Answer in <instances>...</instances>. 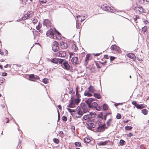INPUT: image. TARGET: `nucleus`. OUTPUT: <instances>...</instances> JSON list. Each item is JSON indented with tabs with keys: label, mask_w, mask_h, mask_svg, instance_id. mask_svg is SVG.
I'll use <instances>...</instances> for the list:
<instances>
[{
	"label": "nucleus",
	"mask_w": 149,
	"mask_h": 149,
	"mask_svg": "<svg viewBox=\"0 0 149 149\" xmlns=\"http://www.w3.org/2000/svg\"><path fill=\"white\" fill-rule=\"evenodd\" d=\"M66 55V53L65 51H60L56 53L57 56L60 57H64Z\"/></svg>",
	"instance_id": "1a4fd4ad"
},
{
	"label": "nucleus",
	"mask_w": 149,
	"mask_h": 149,
	"mask_svg": "<svg viewBox=\"0 0 149 149\" xmlns=\"http://www.w3.org/2000/svg\"><path fill=\"white\" fill-rule=\"evenodd\" d=\"M67 110H68L69 112L70 113H71L72 112H74L75 111L74 110H72L70 108H67Z\"/></svg>",
	"instance_id": "8fccbe9b"
},
{
	"label": "nucleus",
	"mask_w": 149,
	"mask_h": 149,
	"mask_svg": "<svg viewBox=\"0 0 149 149\" xmlns=\"http://www.w3.org/2000/svg\"><path fill=\"white\" fill-rule=\"evenodd\" d=\"M115 10L114 9H113L112 8H111V7H110V8L109 9L108 11H109L111 13H114L115 12Z\"/></svg>",
	"instance_id": "a19ab883"
},
{
	"label": "nucleus",
	"mask_w": 149,
	"mask_h": 149,
	"mask_svg": "<svg viewBox=\"0 0 149 149\" xmlns=\"http://www.w3.org/2000/svg\"><path fill=\"white\" fill-rule=\"evenodd\" d=\"M29 78V80L31 81H35L36 80L39 79V77L36 75H35L33 74H30Z\"/></svg>",
	"instance_id": "0eeeda50"
},
{
	"label": "nucleus",
	"mask_w": 149,
	"mask_h": 149,
	"mask_svg": "<svg viewBox=\"0 0 149 149\" xmlns=\"http://www.w3.org/2000/svg\"><path fill=\"white\" fill-rule=\"evenodd\" d=\"M95 127V125L93 123H91L88 125L87 128L90 130H92V128H94Z\"/></svg>",
	"instance_id": "a211bd4d"
},
{
	"label": "nucleus",
	"mask_w": 149,
	"mask_h": 149,
	"mask_svg": "<svg viewBox=\"0 0 149 149\" xmlns=\"http://www.w3.org/2000/svg\"><path fill=\"white\" fill-rule=\"evenodd\" d=\"M108 143V141H106L104 142H100L99 143H98V145L100 146H104Z\"/></svg>",
	"instance_id": "b1692460"
},
{
	"label": "nucleus",
	"mask_w": 149,
	"mask_h": 149,
	"mask_svg": "<svg viewBox=\"0 0 149 149\" xmlns=\"http://www.w3.org/2000/svg\"><path fill=\"white\" fill-rule=\"evenodd\" d=\"M115 58V57L113 56H110V61H112L114 60Z\"/></svg>",
	"instance_id": "3c124183"
},
{
	"label": "nucleus",
	"mask_w": 149,
	"mask_h": 149,
	"mask_svg": "<svg viewBox=\"0 0 149 149\" xmlns=\"http://www.w3.org/2000/svg\"><path fill=\"white\" fill-rule=\"evenodd\" d=\"M91 98H89L88 99L86 100L85 101V102L88 105V108L92 107H91V103L93 102V100H90V99H91Z\"/></svg>",
	"instance_id": "f8f14e48"
},
{
	"label": "nucleus",
	"mask_w": 149,
	"mask_h": 149,
	"mask_svg": "<svg viewBox=\"0 0 149 149\" xmlns=\"http://www.w3.org/2000/svg\"><path fill=\"white\" fill-rule=\"evenodd\" d=\"M79 21L78 19H77L76 20V28L77 29H79L81 28L80 24L79 23Z\"/></svg>",
	"instance_id": "c85d7f7f"
},
{
	"label": "nucleus",
	"mask_w": 149,
	"mask_h": 149,
	"mask_svg": "<svg viewBox=\"0 0 149 149\" xmlns=\"http://www.w3.org/2000/svg\"><path fill=\"white\" fill-rule=\"evenodd\" d=\"M125 143V141L123 139H121L120 141V144L121 146H123L124 145Z\"/></svg>",
	"instance_id": "f704fd0d"
},
{
	"label": "nucleus",
	"mask_w": 149,
	"mask_h": 149,
	"mask_svg": "<svg viewBox=\"0 0 149 149\" xmlns=\"http://www.w3.org/2000/svg\"><path fill=\"white\" fill-rule=\"evenodd\" d=\"M77 113L79 116H82L83 114V111L79 107H78L76 109Z\"/></svg>",
	"instance_id": "9b49d317"
},
{
	"label": "nucleus",
	"mask_w": 149,
	"mask_h": 149,
	"mask_svg": "<svg viewBox=\"0 0 149 149\" xmlns=\"http://www.w3.org/2000/svg\"><path fill=\"white\" fill-rule=\"evenodd\" d=\"M43 25L47 26H48L50 25V22L49 20L46 19L43 22Z\"/></svg>",
	"instance_id": "dca6fc26"
},
{
	"label": "nucleus",
	"mask_w": 149,
	"mask_h": 149,
	"mask_svg": "<svg viewBox=\"0 0 149 149\" xmlns=\"http://www.w3.org/2000/svg\"><path fill=\"white\" fill-rule=\"evenodd\" d=\"M88 106H87L85 103H82L81 104V108L83 110L84 113H86L88 111Z\"/></svg>",
	"instance_id": "39448f33"
},
{
	"label": "nucleus",
	"mask_w": 149,
	"mask_h": 149,
	"mask_svg": "<svg viewBox=\"0 0 149 149\" xmlns=\"http://www.w3.org/2000/svg\"><path fill=\"white\" fill-rule=\"evenodd\" d=\"M132 104L134 105L136 107V106L138 104L135 101H133L132 102Z\"/></svg>",
	"instance_id": "49530a36"
},
{
	"label": "nucleus",
	"mask_w": 149,
	"mask_h": 149,
	"mask_svg": "<svg viewBox=\"0 0 149 149\" xmlns=\"http://www.w3.org/2000/svg\"><path fill=\"white\" fill-rule=\"evenodd\" d=\"M97 104L96 102H93L91 104V107H91L90 108H95L97 107Z\"/></svg>",
	"instance_id": "bb28decb"
},
{
	"label": "nucleus",
	"mask_w": 149,
	"mask_h": 149,
	"mask_svg": "<svg viewBox=\"0 0 149 149\" xmlns=\"http://www.w3.org/2000/svg\"><path fill=\"white\" fill-rule=\"evenodd\" d=\"M58 58H53L50 61L52 63H54L55 64H57L58 63Z\"/></svg>",
	"instance_id": "5701e85b"
},
{
	"label": "nucleus",
	"mask_w": 149,
	"mask_h": 149,
	"mask_svg": "<svg viewBox=\"0 0 149 149\" xmlns=\"http://www.w3.org/2000/svg\"><path fill=\"white\" fill-rule=\"evenodd\" d=\"M111 121V119H109L107 120V121L106 123H107V125H109L110 122Z\"/></svg>",
	"instance_id": "603ef678"
},
{
	"label": "nucleus",
	"mask_w": 149,
	"mask_h": 149,
	"mask_svg": "<svg viewBox=\"0 0 149 149\" xmlns=\"http://www.w3.org/2000/svg\"><path fill=\"white\" fill-rule=\"evenodd\" d=\"M121 117V115L119 113H117V115L116 116V118L117 119H120Z\"/></svg>",
	"instance_id": "a18cd8bd"
},
{
	"label": "nucleus",
	"mask_w": 149,
	"mask_h": 149,
	"mask_svg": "<svg viewBox=\"0 0 149 149\" xmlns=\"http://www.w3.org/2000/svg\"><path fill=\"white\" fill-rule=\"evenodd\" d=\"M103 109L104 110H107L108 109V105L106 104H104L102 105Z\"/></svg>",
	"instance_id": "cd10ccee"
},
{
	"label": "nucleus",
	"mask_w": 149,
	"mask_h": 149,
	"mask_svg": "<svg viewBox=\"0 0 149 149\" xmlns=\"http://www.w3.org/2000/svg\"><path fill=\"white\" fill-rule=\"evenodd\" d=\"M33 14V12L32 11L28 12L24 16L22 17V20H25L27 19L28 18H30L32 16Z\"/></svg>",
	"instance_id": "7ed1b4c3"
},
{
	"label": "nucleus",
	"mask_w": 149,
	"mask_h": 149,
	"mask_svg": "<svg viewBox=\"0 0 149 149\" xmlns=\"http://www.w3.org/2000/svg\"><path fill=\"white\" fill-rule=\"evenodd\" d=\"M79 87L77 86L76 88V93H77L79 92Z\"/></svg>",
	"instance_id": "5fc2aeb1"
},
{
	"label": "nucleus",
	"mask_w": 149,
	"mask_h": 149,
	"mask_svg": "<svg viewBox=\"0 0 149 149\" xmlns=\"http://www.w3.org/2000/svg\"><path fill=\"white\" fill-rule=\"evenodd\" d=\"M147 29V26H145L142 28V31L143 33L146 32Z\"/></svg>",
	"instance_id": "473e14b6"
},
{
	"label": "nucleus",
	"mask_w": 149,
	"mask_h": 149,
	"mask_svg": "<svg viewBox=\"0 0 149 149\" xmlns=\"http://www.w3.org/2000/svg\"><path fill=\"white\" fill-rule=\"evenodd\" d=\"M2 76H6L7 75V74L6 72H4L2 73Z\"/></svg>",
	"instance_id": "bf43d9fd"
},
{
	"label": "nucleus",
	"mask_w": 149,
	"mask_h": 149,
	"mask_svg": "<svg viewBox=\"0 0 149 149\" xmlns=\"http://www.w3.org/2000/svg\"><path fill=\"white\" fill-rule=\"evenodd\" d=\"M78 98H75L74 100L71 99L70 101V102L71 103L73 107H74L76 104L78 105L79 102Z\"/></svg>",
	"instance_id": "6e6552de"
},
{
	"label": "nucleus",
	"mask_w": 149,
	"mask_h": 149,
	"mask_svg": "<svg viewBox=\"0 0 149 149\" xmlns=\"http://www.w3.org/2000/svg\"><path fill=\"white\" fill-rule=\"evenodd\" d=\"M90 55L89 54H87L86 56V58L85 60L84 65L86 66L88 64V61L89 60V57Z\"/></svg>",
	"instance_id": "2eb2a0df"
},
{
	"label": "nucleus",
	"mask_w": 149,
	"mask_h": 149,
	"mask_svg": "<svg viewBox=\"0 0 149 149\" xmlns=\"http://www.w3.org/2000/svg\"><path fill=\"white\" fill-rule=\"evenodd\" d=\"M102 108V106H99L95 108L96 110H97V111H100L101 110Z\"/></svg>",
	"instance_id": "79ce46f5"
},
{
	"label": "nucleus",
	"mask_w": 149,
	"mask_h": 149,
	"mask_svg": "<svg viewBox=\"0 0 149 149\" xmlns=\"http://www.w3.org/2000/svg\"><path fill=\"white\" fill-rule=\"evenodd\" d=\"M132 128V127L128 125H127L125 126V128L126 130H131Z\"/></svg>",
	"instance_id": "2f4dec72"
},
{
	"label": "nucleus",
	"mask_w": 149,
	"mask_h": 149,
	"mask_svg": "<svg viewBox=\"0 0 149 149\" xmlns=\"http://www.w3.org/2000/svg\"><path fill=\"white\" fill-rule=\"evenodd\" d=\"M42 81L45 84H47L48 83V79L46 78H45L42 79Z\"/></svg>",
	"instance_id": "72a5a7b5"
},
{
	"label": "nucleus",
	"mask_w": 149,
	"mask_h": 149,
	"mask_svg": "<svg viewBox=\"0 0 149 149\" xmlns=\"http://www.w3.org/2000/svg\"><path fill=\"white\" fill-rule=\"evenodd\" d=\"M67 107L70 108L74 107L70 103V104L67 106Z\"/></svg>",
	"instance_id": "864d4df0"
},
{
	"label": "nucleus",
	"mask_w": 149,
	"mask_h": 149,
	"mask_svg": "<svg viewBox=\"0 0 149 149\" xmlns=\"http://www.w3.org/2000/svg\"><path fill=\"white\" fill-rule=\"evenodd\" d=\"M33 23H34V24L38 22V20L37 19H34L33 20Z\"/></svg>",
	"instance_id": "e2e57ef3"
},
{
	"label": "nucleus",
	"mask_w": 149,
	"mask_h": 149,
	"mask_svg": "<svg viewBox=\"0 0 149 149\" xmlns=\"http://www.w3.org/2000/svg\"><path fill=\"white\" fill-rule=\"evenodd\" d=\"M127 56L129 58L133 59H134L135 57V55L132 53L128 54H127Z\"/></svg>",
	"instance_id": "4be33fe9"
},
{
	"label": "nucleus",
	"mask_w": 149,
	"mask_h": 149,
	"mask_svg": "<svg viewBox=\"0 0 149 149\" xmlns=\"http://www.w3.org/2000/svg\"><path fill=\"white\" fill-rule=\"evenodd\" d=\"M100 121H97V123L99 124L98 127L96 130V131L97 132H102L104 130V127L106 126V124H104L103 125L100 124Z\"/></svg>",
	"instance_id": "f03ea898"
},
{
	"label": "nucleus",
	"mask_w": 149,
	"mask_h": 149,
	"mask_svg": "<svg viewBox=\"0 0 149 149\" xmlns=\"http://www.w3.org/2000/svg\"><path fill=\"white\" fill-rule=\"evenodd\" d=\"M72 50L74 51H76L78 49V48L76 47V45L74 44L72 45Z\"/></svg>",
	"instance_id": "7c9ffc66"
},
{
	"label": "nucleus",
	"mask_w": 149,
	"mask_h": 149,
	"mask_svg": "<svg viewBox=\"0 0 149 149\" xmlns=\"http://www.w3.org/2000/svg\"><path fill=\"white\" fill-rule=\"evenodd\" d=\"M71 129L72 130V132L73 133L75 132V127L74 126H72L71 127Z\"/></svg>",
	"instance_id": "09e8293b"
},
{
	"label": "nucleus",
	"mask_w": 149,
	"mask_h": 149,
	"mask_svg": "<svg viewBox=\"0 0 149 149\" xmlns=\"http://www.w3.org/2000/svg\"><path fill=\"white\" fill-rule=\"evenodd\" d=\"M9 121V119L8 118H5L4 120H3V122H5L6 123H8Z\"/></svg>",
	"instance_id": "37998d69"
},
{
	"label": "nucleus",
	"mask_w": 149,
	"mask_h": 149,
	"mask_svg": "<svg viewBox=\"0 0 149 149\" xmlns=\"http://www.w3.org/2000/svg\"><path fill=\"white\" fill-rule=\"evenodd\" d=\"M84 18H81V21H80V22H81L83 21H84V20L86 18H84L85 17V16H84Z\"/></svg>",
	"instance_id": "338daca9"
},
{
	"label": "nucleus",
	"mask_w": 149,
	"mask_h": 149,
	"mask_svg": "<svg viewBox=\"0 0 149 149\" xmlns=\"http://www.w3.org/2000/svg\"><path fill=\"white\" fill-rule=\"evenodd\" d=\"M58 108L60 109V110H61V109H62V108H61V105H58Z\"/></svg>",
	"instance_id": "774afa93"
},
{
	"label": "nucleus",
	"mask_w": 149,
	"mask_h": 149,
	"mask_svg": "<svg viewBox=\"0 0 149 149\" xmlns=\"http://www.w3.org/2000/svg\"><path fill=\"white\" fill-rule=\"evenodd\" d=\"M75 145L76 146H81V143L79 142H76L74 143Z\"/></svg>",
	"instance_id": "ea45409f"
},
{
	"label": "nucleus",
	"mask_w": 149,
	"mask_h": 149,
	"mask_svg": "<svg viewBox=\"0 0 149 149\" xmlns=\"http://www.w3.org/2000/svg\"><path fill=\"white\" fill-rule=\"evenodd\" d=\"M116 47H117V46L116 45H113L111 47V49L113 50H115Z\"/></svg>",
	"instance_id": "4c0bfd02"
},
{
	"label": "nucleus",
	"mask_w": 149,
	"mask_h": 149,
	"mask_svg": "<svg viewBox=\"0 0 149 149\" xmlns=\"http://www.w3.org/2000/svg\"><path fill=\"white\" fill-rule=\"evenodd\" d=\"M0 54H1L2 55H3L4 54V52L1 51V50L0 49Z\"/></svg>",
	"instance_id": "69168bd1"
},
{
	"label": "nucleus",
	"mask_w": 149,
	"mask_h": 149,
	"mask_svg": "<svg viewBox=\"0 0 149 149\" xmlns=\"http://www.w3.org/2000/svg\"><path fill=\"white\" fill-rule=\"evenodd\" d=\"M108 113H107L105 115H104V116H103V119H104V120H106V117H107V114H108Z\"/></svg>",
	"instance_id": "6e6d98bb"
},
{
	"label": "nucleus",
	"mask_w": 149,
	"mask_h": 149,
	"mask_svg": "<svg viewBox=\"0 0 149 149\" xmlns=\"http://www.w3.org/2000/svg\"><path fill=\"white\" fill-rule=\"evenodd\" d=\"M91 141V140L87 138H85L84 139V142L85 143H88Z\"/></svg>",
	"instance_id": "c9c22d12"
},
{
	"label": "nucleus",
	"mask_w": 149,
	"mask_h": 149,
	"mask_svg": "<svg viewBox=\"0 0 149 149\" xmlns=\"http://www.w3.org/2000/svg\"><path fill=\"white\" fill-rule=\"evenodd\" d=\"M94 96L98 99H100L101 97V95L99 94L96 93H94Z\"/></svg>",
	"instance_id": "393cba45"
},
{
	"label": "nucleus",
	"mask_w": 149,
	"mask_h": 149,
	"mask_svg": "<svg viewBox=\"0 0 149 149\" xmlns=\"http://www.w3.org/2000/svg\"><path fill=\"white\" fill-rule=\"evenodd\" d=\"M104 57L106 59H108L109 58V56L107 55H104Z\"/></svg>",
	"instance_id": "680f3d73"
},
{
	"label": "nucleus",
	"mask_w": 149,
	"mask_h": 149,
	"mask_svg": "<svg viewBox=\"0 0 149 149\" xmlns=\"http://www.w3.org/2000/svg\"><path fill=\"white\" fill-rule=\"evenodd\" d=\"M84 95L85 96H86L88 97H91L93 95L90 92L88 91V90L85 91Z\"/></svg>",
	"instance_id": "f3484780"
},
{
	"label": "nucleus",
	"mask_w": 149,
	"mask_h": 149,
	"mask_svg": "<svg viewBox=\"0 0 149 149\" xmlns=\"http://www.w3.org/2000/svg\"><path fill=\"white\" fill-rule=\"evenodd\" d=\"M53 141L56 144H58L59 143V141L58 139H56V138H54L53 139Z\"/></svg>",
	"instance_id": "e433bc0d"
},
{
	"label": "nucleus",
	"mask_w": 149,
	"mask_h": 149,
	"mask_svg": "<svg viewBox=\"0 0 149 149\" xmlns=\"http://www.w3.org/2000/svg\"><path fill=\"white\" fill-rule=\"evenodd\" d=\"M146 105L143 104H138L136 106V108L138 109H141L145 107Z\"/></svg>",
	"instance_id": "412c9836"
},
{
	"label": "nucleus",
	"mask_w": 149,
	"mask_h": 149,
	"mask_svg": "<svg viewBox=\"0 0 149 149\" xmlns=\"http://www.w3.org/2000/svg\"><path fill=\"white\" fill-rule=\"evenodd\" d=\"M103 114H102V113H101L100 114H99L98 115H97V117L98 118H100L102 119H103Z\"/></svg>",
	"instance_id": "de8ad7c7"
},
{
	"label": "nucleus",
	"mask_w": 149,
	"mask_h": 149,
	"mask_svg": "<svg viewBox=\"0 0 149 149\" xmlns=\"http://www.w3.org/2000/svg\"><path fill=\"white\" fill-rule=\"evenodd\" d=\"M96 115V113L95 112H91L89 114L84 116L83 118L85 120H88L89 121L90 120L91 118L95 117Z\"/></svg>",
	"instance_id": "f257e3e1"
},
{
	"label": "nucleus",
	"mask_w": 149,
	"mask_h": 149,
	"mask_svg": "<svg viewBox=\"0 0 149 149\" xmlns=\"http://www.w3.org/2000/svg\"><path fill=\"white\" fill-rule=\"evenodd\" d=\"M62 119L64 121H66L67 120V118L66 116H63L62 117Z\"/></svg>",
	"instance_id": "58836bf2"
},
{
	"label": "nucleus",
	"mask_w": 149,
	"mask_h": 149,
	"mask_svg": "<svg viewBox=\"0 0 149 149\" xmlns=\"http://www.w3.org/2000/svg\"><path fill=\"white\" fill-rule=\"evenodd\" d=\"M78 60V57H73L71 59V61L73 64L75 65L77 63V62Z\"/></svg>",
	"instance_id": "4468645a"
},
{
	"label": "nucleus",
	"mask_w": 149,
	"mask_h": 149,
	"mask_svg": "<svg viewBox=\"0 0 149 149\" xmlns=\"http://www.w3.org/2000/svg\"><path fill=\"white\" fill-rule=\"evenodd\" d=\"M58 44L57 41H55L53 43L52 49L54 52H56L59 49Z\"/></svg>",
	"instance_id": "20e7f679"
},
{
	"label": "nucleus",
	"mask_w": 149,
	"mask_h": 149,
	"mask_svg": "<svg viewBox=\"0 0 149 149\" xmlns=\"http://www.w3.org/2000/svg\"><path fill=\"white\" fill-rule=\"evenodd\" d=\"M76 96L77 97V98H78V99L79 100V101H80V100L79 99V98H80V95L79 94V92L77 93H76Z\"/></svg>",
	"instance_id": "c03bdc74"
},
{
	"label": "nucleus",
	"mask_w": 149,
	"mask_h": 149,
	"mask_svg": "<svg viewBox=\"0 0 149 149\" xmlns=\"http://www.w3.org/2000/svg\"><path fill=\"white\" fill-rule=\"evenodd\" d=\"M142 113L144 115H146L148 114V111L146 109H144L141 110Z\"/></svg>",
	"instance_id": "c756f323"
},
{
	"label": "nucleus",
	"mask_w": 149,
	"mask_h": 149,
	"mask_svg": "<svg viewBox=\"0 0 149 149\" xmlns=\"http://www.w3.org/2000/svg\"><path fill=\"white\" fill-rule=\"evenodd\" d=\"M62 67L67 70H70L71 66L69 64L68 61H65L62 65Z\"/></svg>",
	"instance_id": "423d86ee"
},
{
	"label": "nucleus",
	"mask_w": 149,
	"mask_h": 149,
	"mask_svg": "<svg viewBox=\"0 0 149 149\" xmlns=\"http://www.w3.org/2000/svg\"><path fill=\"white\" fill-rule=\"evenodd\" d=\"M97 67L98 68H100L101 67L99 65V64L97 63H95Z\"/></svg>",
	"instance_id": "052dcab7"
},
{
	"label": "nucleus",
	"mask_w": 149,
	"mask_h": 149,
	"mask_svg": "<svg viewBox=\"0 0 149 149\" xmlns=\"http://www.w3.org/2000/svg\"><path fill=\"white\" fill-rule=\"evenodd\" d=\"M15 124L17 125L18 127V131H19V132H22L21 130H20L19 129V127L18 125V124H17V123L15 122Z\"/></svg>",
	"instance_id": "13d9d810"
},
{
	"label": "nucleus",
	"mask_w": 149,
	"mask_h": 149,
	"mask_svg": "<svg viewBox=\"0 0 149 149\" xmlns=\"http://www.w3.org/2000/svg\"><path fill=\"white\" fill-rule=\"evenodd\" d=\"M59 134L61 135L62 136H63L64 135L63 132L62 131H61L59 132Z\"/></svg>",
	"instance_id": "0e129e2a"
},
{
	"label": "nucleus",
	"mask_w": 149,
	"mask_h": 149,
	"mask_svg": "<svg viewBox=\"0 0 149 149\" xmlns=\"http://www.w3.org/2000/svg\"><path fill=\"white\" fill-rule=\"evenodd\" d=\"M46 35L52 38H53L54 37V33L51 30L47 31L46 33Z\"/></svg>",
	"instance_id": "9d476101"
},
{
	"label": "nucleus",
	"mask_w": 149,
	"mask_h": 149,
	"mask_svg": "<svg viewBox=\"0 0 149 149\" xmlns=\"http://www.w3.org/2000/svg\"><path fill=\"white\" fill-rule=\"evenodd\" d=\"M55 33L57 34V35L58 36H60L61 35V33L58 32V31L57 30H56V29H55Z\"/></svg>",
	"instance_id": "4d7b16f0"
},
{
	"label": "nucleus",
	"mask_w": 149,
	"mask_h": 149,
	"mask_svg": "<svg viewBox=\"0 0 149 149\" xmlns=\"http://www.w3.org/2000/svg\"><path fill=\"white\" fill-rule=\"evenodd\" d=\"M65 61H66V60L65 59H63L61 58H58V63L61 64V65L63 64V63Z\"/></svg>",
	"instance_id": "a878e982"
},
{
	"label": "nucleus",
	"mask_w": 149,
	"mask_h": 149,
	"mask_svg": "<svg viewBox=\"0 0 149 149\" xmlns=\"http://www.w3.org/2000/svg\"><path fill=\"white\" fill-rule=\"evenodd\" d=\"M101 8L102 10H104L105 11H108L109 9L110 8V7L104 5L102 6Z\"/></svg>",
	"instance_id": "aec40b11"
},
{
	"label": "nucleus",
	"mask_w": 149,
	"mask_h": 149,
	"mask_svg": "<svg viewBox=\"0 0 149 149\" xmlns=\"http://www.w3.org/2000/svg\"><path fill=\"white\" fill-rule=\"evenodd\" d=\"M60 46L61 48L63 49H66L68 47V45L66 43L64 42H62L60 43Z\"/></svg>",
	"instance_id": "ddd939ff"
},
{
	"label": "nucleus",
	"mask_w": 149,
	"mask_h": 149,
	"mask_svg": "<svg viewBox=\"0 0 149 149\" xmlns=\"http://www.w3.org/2000/svg\"><path fill=\"white\" fill-rule=\"evenodd\" d=\"M88 91L90 92L91 93H93L95 91L94 87L92 85H90L88 88Z\"/></svg>",
	"instance_id": "6ab92c4d"
}]
</instances>
